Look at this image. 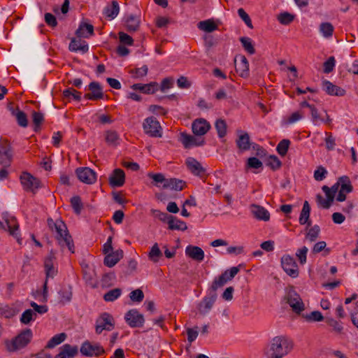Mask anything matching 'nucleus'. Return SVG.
Instances as JSON below:
<instances>
[{
	"mask_svg": "<svg viewBox=\"0 0 358 358\" xmlns=\"http://www.w3.org/2000/svg\"><path fill=\"white\" fill-rule=\"evenodd\" d=\"M47 222L49 228L52 231L55 230L57 233L55 238L61 248L64 250V248L66 247L71 253H74L73 241L67 230L65 223L60 220H57L55 222L52 218H48Z\"/></svg>",
	"mask_w": 358,
	"mask_h": 358,
	"instance_id": "nucleus-1",
	"label": "nucleus"
},
{
	"mask_svg": "<svg viewBox=\"0 0 358 358\" xmlns=\"http://www.w3.org/2000/svg\"><path fill=\"white\" fill-rule=\"evenodd\" d=\"M293 347V342L288 337L278 336L271 339L268 353L271 358H282L292 350Z\"/></svg>",
	"mask_w": 358,
	"mask_h": 358,
	"instance_id": "nucleus-2",
	"label": "nucleus"
},
{
	"mask_svg": "<svg viewBox=\"0 0 358 358\" xmlns=\"http://www.w3.org/2000/svg\"><path fill=\"white\" fill-rule=\"evenodd\" d=\"M32 338V331L29 329L22 331L17 336L11 340L5 341V345L7 351L10 352L19 350L25 346L31 341Z\"/></svg>",
	"mask_w": 358,
	"mask_h": 358,
	"instance_id": "nucleus-3",
	"label": "nucleus"
},
{
	"mask_svg": "<svg viewBox=\"0 0 358 358\" xmlns=\"http://www.w3.org/2000/svg\"><path fill=\"white\" fill-rule=\"evenodd\" d=\"M115 326L113 316L108 313H103L96 320L95 331L100 334L103 331H112Z\"/></svg>",
	"mask_w": 358,
	"mask_h": 358,
	"instance_id": "nucleus-4",
	"label": "nucleus"
},
{
	"mask_svg": "<svg viewBox=\"0 0 358 358\" xmlns=\"http://www.w3.org/2000/svg\"><path fill=\"white\" fill-rule=\"evenodd\" d=\"M13 157V150L6 140L0 141V164L3 167L10 166Z\"/></svg>",
	"mask_w": 358,
	"mask_h": 358,
	"instance_id": "nucleus-5",
	"label": "nucleus"
},
{
	"mask_svg": "<svg viewBox=\"0 0 358 358\" xmlns=\"http://www.w3.org/2000/svg\"><path fill=\"white\" fill-rule=\"evenodd\" d=\"M285 299L294 313L299 314L304 310V303L301 298L294 289H290Z\"/></svg>",
	"mask_w": 358,
	"mask_h": 358,
	"instance_id": "nucleus-6",
	"label": "nucleus"
},
{
	"mask_svg": "<svg viewBox=\"0 0 358 358\" xmlns=\"http://www.w3.org/2000/svg\"><path fill=\"white\" fill-rule=\"evenodd\" d=\"M281 265L284 271L290 277L295 278L299 275L298 265L290 255H284L281 258Z\"/></svg>",
	"mask_w": 358,
	"mask_h": 358,
	"instance_id": "nucleus-7",
	"label": "nucleus"
},
{
	"mask_svg": "<svg viewBox=\"0 0 358 358\" xmlns=\"http://www.w3.org/2000/svg\"><path fill=\"white\" fill-rule=\"evenodd\" d=\"M144 131L152 137H161V126L153 117H147L143 124Z\"/></svg>",
	"mask_w": 358,
	"mask_h": 358,
	"instance_id": "nucleus-8",
	"label": "nucleus"
},
{
	"mask_svg": "<svg viewBox=\"0 0 358 358\" xmlns=\"http://www.w3.org/2000/svg\"><path fill=\"white\" fill-rule=\"evenodd\" d=\"M80 352L86 357L100 356L105 353V350L99 343H92L90 341H85L80 348Z\"/></svg>",
	"mask_w": 358,
	"mask_h": 358,
	"instance_id": "nucleus-9",
	"label": "nucleus"
},
{
	"mask_svg": "<svg viewBox=\"0 0 358 358\" xmlns=\"http://www.w3.org/2000/svg\"><path fill=\"white\" fill-rule=\"evenodd\" d=\"M20 182L24 190L34 193L41 187V181L27 172L21 175Z\"/></svg>",
	"mask_w": 358,
	"mask_h": 358,
	"instance_id": "nucleus-10",
	"label": "nucleus"
},
{
	"mask_svg": "<svg viewBox=\"0 0 358 358\" xmlns=\"http://www.w3.org/2000/svg\"><path fill=\"white\" fill-rule=\"evenodd\" d=\"M55 252L52 250L44 260L45 280L47 281L49 278H54L57 274V268L55 266Z\"/></svg>",
	"mask_w": 358,
	"mask_h": 358,
	"instance_id": "nucleus-11",
	"label": "nucleus"
},
{
	"mask_svg": "<svg viewBox=\"0 0 358 358\" xmlns=\"http://www.w3.org/2000/svg\"><path fill=\"white\" fill-rule=\"evenodd\" d=\"M217 299V293L209 292L203 300L197 305V310L200 315H206L213 306Z\"/></svg>",
	"mask_w": 358,
	"mask_h": 358,
	"instance_id": "nucleus-12",
	"label": "nucleus"
},
{
	"mask_svg": "<svg viewBox=\"0 0 358 358\" xmlns=\"http://www.w3.org/2000/svg\"><path fill=\"white\" fill-rule=\"evenodd\" d=\"M179 141L185 148L188 149L194 146H201L205 143L204 138L201 136H194L186 133H181Z\"/></svg>",
	"mask_w": 358,
	"mask_h": 358,
	"instance_id": "nucleus-13",
	"label": "nucleus"
},
{
	"mask_svg": "<svg viewBox=\"0 0 358 358\" xmlns=\"http://www.w3.org/2000/svg\"><path fill=\"white\" fill-rule=\"evenodd\" d=\"M127 323L132 328L141 327L144 323V317L137 310H129L124 316Z\"/></svg>",
	"mask_w": 358,
	"mask_h": 358,
	"instance_id": "nucleus-14",
	"label": "nucleus"
},
{
	"mask_svg": "<svg viewBox=\"0 0 358 358\" xmlns=\"http://www.w3.org/2000/svg\"><path fill=\"white\" fill-rule=\"evenodd\" d=\"M2 219L6 222L10 234L16 238L19 242V224L16 218L8 212H4L2 213Z\"/></svg>",
	"mask_w": 358,
	"mask_h": 358,
	"instance_id": "nucleus-15",
	"label": "nucleus"
},
{
	"mask_svg": "<svg viewBox=\"0 0 358 358\" xmlns=\"http://www.w3.org/2000/svg\"><path fill=\"white\" fill-rule=\"evenodd\" d=\"M76 173L78 179L86 184H93L96 180V173L89 167L78 168Z\"/></svg>",
	"mask_w": 358,
	"mask_h": 358,
	"instance_id": "nucleus-16",
	"label": "nucleus"
},
{
	"mask_svg": "<svg viewBox=\"0 0 358 358\" xmlns=\"http://www.w3.org/2000/svg\"><path fill=\"white\" fill-rule=\"evenodd\" d=\"M237 138L236 140V144L237 148L241 152H245L250 150L252 143L250 138L248 132L243 130L236 131Z\"/></svg>",
	"mask_w": 358,
	"mask_h": 358,
	"instance_id": "nucleus-17",
	"label": "nucleus"
},
{
	"mask_svg": "<svg viewBox=\"0 0 358 358\" xmlns=\"http://www.w3.org/2000/svg\"><path fill=\"white\" fill-rule=\"evenodd\" d=\"M210 128V123L202 118L195 120L192 124L194 134L199 136H202L206 134Z\"/></svg>",
	"mask_w": 358,
	"mask_h": 358,
	"instance_id": "nucleus-18",
	"label": "nucleus"
},
{
	"mask_svg": "<svg viewBox=\"0 0 358 358\" xmlns=\"http://www.w3.org/2000/svg\"><path fill=\"white\" fill-rule=\"evenodd\" d=\"M89 90L91 93L85 94L84 97L86 99L97 100L103 99V93L101 85L97 82H91L88 85Z\"/></svg>",
	"mask_w": 358,
	"mask_h": 358,
	"instance_id": "nucleus-19",
	"label": "nucleus"
},
{
	"mask_svg": "<svg viewBox=\"0 0 358 358\" xmlns=\"http://www.w3.org/2000/svg\"><path fill=\"white\" fill-rule=\"evenodd\" d=\"M185 163L189 171L194 176L201 177L206 172L201 163L193 157H188Z\"/></svg>",
	"mask_w": 358,
	"mask_h": 358,
	"instance_id": "nucleus-20",
	"label": "nucleus"
},
{
	"mask_svg": "<svg viewBox=\"0 0 358 358\" xmlns=\"http://www.w3.org/2000/svg\"><path fill=\"white\" fill-rule=\"evenodd\" d=\"M239 62H237V57L235 59L236 71L242 78H246L249 76V63L244 55L239 56Z\"/></svg>",
	"mask_w": 358,
	"mask_h": 358,
	"instance_id": "nucleus-21",
	"label": "nucleus"
},
{
	"mask_svg": "<svg viewBox=\"0 0 358 358\" xmlns=\"http://www.w3.org/2000/svg\"><path fill=\"white\" fill-rule=\"evenodd\" d=\"M76 35L78 38H87L94 35V26L82 21L76 31Z\"/></svg>",
	"mask_w": 358,
	"mask_h": 358,
	"instance_id": "nucleus-22",
	"label": "nucleus"
},
{
	"mask_svg": "<svg viewBox=\"0 0 358 358\" xmlns=\"http://www.w3.org/2000/svg\"><path fill=\"white\" fill-rule=\"evenodd\" d=\"M125 181V174L123 170L116 169L109 177V183L112 187H122Z\"/></svg>",
	"mask_w": 358,
	"mask_h": 358,
	"instance_id": "nucleus-23",
	"label": "nucleus"
},
{
	"mask_svg": "<svg viewBox=\"0 0 358 358\" xmlns=\"http://www.w3.org/2000/svg\"><path fill=\"white\" fill-rule=\"evenodd\" d=\"M250 210L254 217L257 220L264 222L269 220L270 213L265 208L259 205L252 204L250 206Z\"/></svg>",
	"mask_w": 358,
	"mask_h": 358,
	"instance_id": "nucleus-24",
	"label": "nucleus"
},
{
	"mask_svg": "<svg viewBox=\"0 0 358 358\" xmlns=\"http://www.w3.org/2000/svg\"><path fill=\"white\" fill-rule=\"evenodd\" d=\"M185 254L191 259L199 262L204 259V252L198 246L191 245L187 246L185 248Z\"/></svg>",
	"mask_w": 358,
	"mask_h": 358,
	"instance_id": "nucleus-25",
	"label": "nucleus"
},
{
	"mask_svg": "<svg viewBox=\"0 0 358 358\" xmlns=\"http://www.w3.org/2000/svg\"><path fill=\"white\" fill-rule=\"evenodd\" d=\"M323 90L331 96H342L345 94V90L340 87L334 85L329 80H324L322 83Z\"/></svg>",
	"mask_w": 358,
	"mask_h": 358,
	"instance_id": "nucleus-26",
	"label": "nucleus"
},
{
	"mask_svg": "<svg viewBox=\"0 0 358 358\" xmlns=\"http://www.w3.org/2000/svg\"><path fill=\"white\" fill-rule=\"evenodd\" d=\"M123 257V251L117 250L107 254L104 258V264L108 267L114 266Z\"/></svg>",
	"mask_w": 358,
	"mask_h": 358,
	"instance_id": "nucleus-27",
	"label": "nucleus"
},
{
	"mask_svg": "<svg viewBox=\"0 0 358 358\" xmlns=\"http://www.w3.org/2000/svg\"><path fill=\"white\" fill-rule=\"evenodd\" d=\"M158 84L152 82L149 84H134L131 87L134 90H139L145 94H153L158 90Z\"/></svg>",
	"mask_w": 358,
	"mask_h": 358,
	"instance_id": "nucleus-28",
	"label": "nucleus"
},
{
	"mask_svg": "<svg viewBox=\"0 0 358 358\" xmlns=\"http://www.w3.org/2000/svg\"><path fill=\"white\" fill-rule=\"evenodd\" d=\"M78 351L77 346L65 344L61 348L60 352L55 358H73L78 353Z\"/></svg>",
	"mask_w": 358,
	"mask_h": 358,
	"instance_id": "nucleus-29",
	"label": "nucleus"
},
{
	"mask_svg": "<svg viewBox=\"0 0 358 358\" xmlns=\"http://www.w3.org/2000/svg\"><path fill=\"white\" fill-rule=\"evenodd\" d=\"M69 48L71 51H80L83 53L87 52L89 50L87 43L85 41H82L80 38L79 39L73 38L71 41Z\"/></svg>",
	"mask_w": 358,
	"mask_h": 358,
	"instance_id": "nucleus-30",
	"label": "nucleus"
},
{
	"mask_svg": "<svg viewBox=\"0 0 358 358\" xmlns=\"http://www.w3.org/2000/svg\"><path fill=\"white\" fill-rule=\"evenodd\" d=\"M185 182L182 180L176 178H168L166 183L163 185V188H170L176 191H180L185 187Z\"/></svg>",
	"mask_w": 358,
	"mask_h": 358,
	"instance_id": "nucleus-31",
	"label": "nucleus"
},
{
	"mask_svg": "<svg viewBox=\"0 0 358 358\" xmlns=\"http://www.w3.org/2000/svg\"><path fill=\"white\" fill-rule=\"evenodd\" d=\"M140 26L139 17L134 15H129L126 20L127 30L129 32L137 31Z\"/></svg>",
	"mask_w": 358,
	"mask_h": 358,
	"instance_id": "nucleus-32",
	"label": "nucleus"
},
{
	"mask_svg": "<svg viewBox=\"0 0 358 358\" xmlns=\"http://www.w3.org/2000/svg\"><path fill=\"white\" fill-rule=\"evenodd\" d=\"M310 212V207L307 201H306L303 203L299 222L301 224L303 225L307 224L308 226H310L311 222L309 221Z\"/></svg>",
	"mask_w": 358,
	"mask_h": 358,
	"instance_id": "nucleus-33",
	"label": "nucleus"
},
{
	"mask_svg": "<svg viewBox=\"0 0 358 358\" xmlns=\"http://www.w3.org/2000/svg\"><path fill=\"white\" fill-rule=\"evenodd\" d=\"M120 7L119 4L116 1H112L111 6H107L104 10V15L110 20L114 19L119 13Z\"/></svg>",
	"mask_w": 358,
	"mask_h": 358,
	"instance_id": "nucleus-34",
	"label": "nucleus"
},
{
	"mask_svg": "<svg viewBox=\"0 0 358 358\" xmlns=\"http://www.w3.org/2000/svg\"><path fill=\"white\" fill-rule=\"evenodd\" d=\"M72 288L70 285L63 287L61 290L58 292L59 296V302L61 303L66 304L71 301L72 298Z\"/></svg>",
	"mask_w": 358,
	"mask_h": 358,
	"instance_id": "nucleus-35",
	"label": "nucleus"
},
{
	"mask_svg": "<svg viewBox=\"0 0 358 358\" xmlns=\"http://www.w3.org/2000/svg\"><path fill=\"white\" fill-rule=\"evenodd\" d=\"M168 225L169 229L171 230L185 231L187 229V226L184 221H182L173 216H172L171 219L169 222Z\"/></svg>",
	"mask_w": 358,
	"mask_h": 358,
	"instance_id": "nucleus-36",
	"label": "nucleus"
},
{
	"mask_svg": "<svg viewBox=\"0 0 358 358\" xmlns=\"http://www.w3.org/2000/svg\"><path fill=\"white\" fill-rule=\"evenodd\" d=\"M198 28L206 32L210 33L217 29V25L213 20H206L199 22L198 24Z\"/></svg>",
	"mask_w": 358,
	"mask_h": 358,
	"instance_id": "nucleus-37",
	"label": "nucleus"
},
{
	"mask_svg": "<svg viewBox=\"0 0 358 358\" xmlns=\"http://www.w3.org/2000/svg\"><path fill=\"white\" fill-rule=\"evenodd\" d=\"M105 140L109 145L116 146L119 144L120 137L115 131L108 130L105 133Z\"/></svg>",
	"mask_w": 358,
	"mask_h": 358,
	"instance_id": "nucleus-38",
	"label": "nucleus"
},
{
	"mask_svg": "<svg viewBox=\"0 0 358 358\" xmlns=\"http://www.w3.org/2000/svg\"><path fill=\"white\" fill-rule=\"evenodd\" d=\"M321 34L327 38L332 36L334 33V26L330 22H322L319 27Z\"/></svg>",
	"mask_w": 358,
	"mask_h": 358,
	"instance_id": "nucleus-39",
	"label": "nucleus"
},
{
	"mask_svg": "<svg viewBox=\"0 0 358 358\" xmlns=\"http://www.w3.org/2000/svg\"><path fill=\"white\" fill-rule=\"evenodd\" d=\"M310 113L311 115V120L315 125H320L323 122H324V117L320 113H319L315 106L310 107Z\"/></svg>",
	"mask_w": 358,
	"mask_h": 358,
	"instance_id": "nucleus-40",
	"label": "nucleus"
},
{
	"mask_svg": "<svg viewBox=\"0 0 358 358\" xmlns=\"http://www.w3.org/2000/svg\"><path fill=\"white\" fill-rule=\"evenodd\" d=\"M227 274H221L217 278H215L211 285L209 292L216 293L217 289L223 287L227 282L225 280Z\"/></svg>",
	"mask_w": 358,
	"mask_h": 358,
	"instance_id": "nucleus-41",
	"label": "nucleus"
},
{
	"mask_svg": "<svg viewBox=\"0 0 358 358\" xmlns=\"http://www.w3.org/2000/svg\"><path fill=\"white\" fill-rule=\"evenodd\" d=\"M13 115L15 117L19 126L27 127L28 125V120L27 115L18 108H16V113L13 112Z\"/></svg>",
	"mask_w": 358,
	"mask_h": 358,
	"instance_id": "nucleus-42",
	"label": "nucleus"
},
{
	"mask_svg": "<svg viewBox=\"0 0 358 358\" xmlns=\"http://www.w3.org/2000/svg\"><path fill=\"white\" fill-rule=\"evenodd\" d=\"M66 338L65 333H61L55 335L47 343V348H53L54 347L62 343Z\"/></svg>",
	"mask_w": 358,
	"mask_h": 358,
	"instance_id": "nucleus-43",
	"label": "nucleus"
},
{
	"mask_svg": "<svg viewBox=\"0 0 358 358\" xmlns=\"http://www.w3.org/2000/svg\"><path fill=\"white\" fill-rule=\"evenodd\" d=\"M162 257V252L160 250L158 244L155 243L150 249L148 254V257L150 261L156 263L159 261V258Z\"/></svg>",
	"mask_w": 358,
	"mask_h": 358,
	"instance_id": "nucleus-44",
	"label": "nucleus"
},
{
	"mask_svg": "<svg viewBox=\"0 0 358 358\" xmlns=\"http://www.w3.org/2000/svg\"><path fill=\"white\" fill-rule=\"evenodd\" d=\"M240 41L244 48V50L250 55H254L255 53V49L250 38L241 37Z\"/></svg>",
	"mask_w": 358,
	"mask_h": 358,
	"instance_id": "nucleus-45",
	"label": "nucleus"
},
{
	"mask_svg": "<svg viewBox=\"0 0 358 358\" xmlns=\"http://www.w3.org/2000/svg\"><path fill=\"white\" fill-rule=\"evenodd\" d=\"M340 191L345 192L347 194L350 193L352 191L353 187L352 185H351L350 180L348 176H344L340 177Z\"/></svg>",
	"mask_w": 358,
	"mask_h": 358,
	"instance_id": "nucleus-46",
	"label": "nucleus"
},
{
	"mask_svg": "<svg viewBox=\"0 0 358 358\" xmlns=\"http://www.w3.org/2000/svg\"><path fill=\"white\" fill-rule=\"evenodd\" d=\"M122 294V289L120 288H115L106 292L103 295V299L106 301H114L118 299Z\"/></svg>",
	"mask_w": 358,
	"mask_h": 358,
	"instance_id": "nucleus-47",
	"label": "nucleus"
},
{
	"mask_svg": "<svg viewBox=\"0 0 358 358\" xmlns=\"http://www.w3.org/2000/svg\"><path fill=\"white\" fill-rule=\"evenodd\" d=\"M148 176L152 179L154 182V185L155 186L159 187V184L164 185L166 183L167 179L164 177V176L162 173H148Z\"/></svg>",
	"mask_w": 358,
	"mask_h": 358,
	"instance_id": "nucleus-48",
	"label": "nucleus"
},
{
	"mask_svg": "<svg viewBox=\"0 0 358 358\" xmlns=\"http://www.w3.org/2000/svg\"><path fill=\"white\" fill-rule=\"evenodd\" d=\"M320 231V227L318 225H314L308 229L306 238L310 242H314L319 237Z\"/></svg>",
	"mask_w": 358,
	"mask_h": 358,
	"instance_id": "nucleus-49",
	"label": "nucleus"
},
{
	"mask_svg": "<svg viewBox=\"0 0 358 358\" xmlns=\"http://www.w3.org/2000/svg\"><path fill=\"white\" fill-rule=\"evenodd\" d=\"M32 120L34 124V130L35 131H38L44 121L43 115L41 113L34 111L32 113Z\"/></svg>",
	"mask_w": 358,
	"mask_h": 358,
	"instance_id": "nucleus-50",
	"label": "nucleus"
},
{
	"mask_svg": "<svg viewBox=\"0 0 358 358\" xmlns=\"http://www.w3.org/2000/svg\"><path fill=\"white\" fill-rule=\"evenodd\" d=\"M215 127L220 138L225 136L227 134V124L224 120L222 119L217 120L215 122Z\"/></svg>",
	"mask_w": 358,
	"mask_h": 358,
	"instance_id": "nucleus-51",
	"label": "nucleus"
},
{
	"mask_svg": "<svg viewBox=\"0 0 358 358\" xmlns=\"http://www.w3.org/2000/svg\"><path fill=\"white\" fill-rule=\"evenodd\" d=\"M290 141L288 139L282 140L277 145L276 150L281 156H285L289 149Z\"/></svg>",
	"mask_w": 358,
	"mask_h": 358,
	"instance_id": "nucleus-52",
	"label": "nucleus"
},
{
	"mask_svg": "<svg viewBox=\"0 0 358 358\" xmlns=\"http://www.w3.org/2000/svg\"><path fill=\"white\" fill-rule=\"evenodd\" d=\"M34 317H36V314L31 309H27L23 312L21 315L20 321L24 324H29L32 320H34Z\"/></svg>",
	"mask_w": 358,
	"mask_h": 358,
	"instance_id": "nucleus-53",
	"label": "nucleus"
},
{
	"mask_svg": "<svg viewBox=\"0 0 358 358\" xmlns=\"http://www.w3.org/2000/svg\"><path fill=\"white\" fill-rule=\"evenodd\" d=\"M71 204L74 212L78 215L80 214L83 209V203L80 197L78 196H73L71 199Z\"/></svg>",
	"mask_w": 358,
	"mask_h": 358,
	"instance_id": "nucleus-54",
	"label": "nucleus"
},
{
	"mask_svg": "<svg viewBox=\"0 0 358 358\" xmlns=\"http://www.w3.org/2000/svg\"><path fill=\"white\" fill-rule=\"evenodd\" d=\"M303 317L308 322H320L324 320L322 314L317 310L313 311L310 314L303 315Z\"/></svg>",
	"mask_w": 358,
	"mask_h": 358,
	"instance_id": "nucleus-55",
	"label": "nucleus"
},
{
	"mask_svg": "<svg viewBox=\"0 0 358 358\" xmlns=\"http://www.w3.org/2000/svg\"><path fill=\"white\" fill-rule=\"evenodd\" d=\"M63 95L65 98H73L74 100L80 101L81 99V94L75 89L71 87L65 90L63 92Z\"/></svg>",
	"mask_w": 358,
	"mask_h": 358,
	"instance_id": "nucleus-56",
	"label": "nucleus"
},
{
	"mask_svg": "<svg viewBox=\"0 0 358 358\" xmlns=\"http://www.w3.org/2000/svg\"><path fill=\"white\" fill-rule=\"evenodd\" d=\"M152 213L154 217L158 218L159 220L164 222H166L167 224H169V222L170 221L173 216L166 213H164L158 210H152Z\"/></svg>",
	"mask_w": 358,
	"mask_h": 358,
	"instance_id": "nucleus-57",
	"label": "nucleus"
},
{
	"mask_svg": "<svg viewBox=\"0 0 358 358\" xmlns=\"http://www.w3.org/2000/svg\"><path fill=\"white\" fill-rule=\"evenodd\" d=\"M327 175V171L322 166H320L314 171V178L317 181L323 180Z\"/></svg>",
	"mask_w": 358,
	"mask_h": 358,
	"instance_id": "nucleus-58",
	"label": "nucleus"
},
{
	"mask_svg": "<svg viewBox=\"0 0 358 358\" xmlns=\"http://www.w3.org/2000/svg\"><path fill=\"white\" fill-rule=\"evenodd\" d=\"M294 17L293 15H292L289 13H287V12L280 13L278 16V20H279V22L281 24H285V25H287V24H289V23H291L294 20Z\"/></svg>",
	"mask_w": 358,
	"mask_h": 358,
	"instance_id": "nucleus-59",
	"label": "nucleus"
},
{
	"mask_svg": "<svg viewBox=\"0 0 358 358\" xmlns=\"http://www.w3.org/2000/svg\"><path fill=\"white\" fill-rule=\"evenodd\" d=\"M129 297L132 301L139 303L143 300L144 294L141 289H137L130 293Z\"/></svg>",
	"mask_w": 358,
	"mask_h": 358,
	"instance_id": "nucleus-60",
	"label": "nucleus"
},
{
	"mask_svg": "<svg viewBox=\"0 0 358 358\" xmlns=\"http://www.w3.org/2000/svg\"><path fill=\"white\" fill-rule=\"evenodd\" d=\"M148 72V68L146 65L143 66L141 68H137L131 71V73L134 74V77L136 78H141L145 77Z\"/></svg>",
	"mask_w": 358,
	"mask_h": 358,
	"instance_id": "nucleus-61",
	"label": "nucleus"
},
{
	"mask_svg": "<svg viewBox=\"0 0 358 358\" xmlns=\"http://www.w3.org/2000/svg\"><path fill=\"white\" fill-rule=\"evenodd\" d=\"M308 249L307 247L303 246L301 248L299 249L296 252V255L298 257L299 262L301 264H304L306 262V255L308 253Z\"/></svg>",
	"mask_w": 358,
	"mask_h": 358,
	"instance_id": "nucleus-62",
	"label": "nucleus"
},
{
	"mask_svg": "<svg viewBox=\"0 0 358 358\" xmlns=\"http://www.w3.org/2000/svg\"><path fill=\"white\" fill-rule=\"evenodd\" d=\"M238 16L244 21L245 24L250 29L253 28L251 19L248 13L243 8H239L238 10Z\"/></svg>",
	"mask_w": 358,
	"mask_h": 358,
	"instance_id": "nucleus-63",
	"label": "nucleus"
},
{
	"mask_svg": "<svg viewBox=\"0 0 358 358\" xmlns=\"http://www.w3.org/2000/svg\"><path fill=\"white\" fill-rule=\"evenodd\" d=\"M281 162L276 156H270L268 159L267 165L269 166L273 170L278 169L281 166Z\"/></svg>",
	"mask_w": 358,
	"mask_h": 358,
	"instance_id": "nucleus-64",
	"label": "nucleus"
}]
</instances>
